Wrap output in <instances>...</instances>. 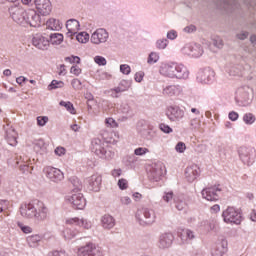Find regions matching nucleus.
I'll return each instance as SVG.
<instances>
[{
	"instance_id": "obj_1",
	"label": "nucleus",
	"mask_w": 256,
	"mask_h": 256,
	"mask_svg": "<svg viewBox=\"0 0 256 256\" xmlns=\"http://www.w3.org/2000/svg\"><path fill=\"white\" fill-rule=\"evenodd\" d=\"M159 73L169 79H189V70L183 64L177 62H162Z\"/></svg>"
},
{
	"instance_id": "obj_2",
	"label": "nucleus",
	"mask_w": 256,
	"mask_h": 256,
	"mask_svg": "<svg viewBox=\"0 0 256 256\" xmlns=\"http://www.w3.org/2000/svg\"><path fill=\"white\" fill-rule=\"evenodd\" d=\"M254 91L249 86L237 88L235 92V101L239 107H249L253 103Z\"/></svg>"
},
{
	"instance_id": "obj_3",
	"label": "nucleus",
	"mask_w": 256,
	"mask_h": 256,
	"mask_svg": "<svg viewBox=\"0 0 256 256\" xmlns=\"http://www.w3.org/2000/svg\"><path fill=\"white\" fill-rule=\"evenodd\" d=\"M65 201L70 203L74 209H85V205H87V201L85 200V196L81 193V184L76 186L68 195L65 196Z\"/></svg>"
},
{
	"instance_id": "obj_4",
	"label": "nucleus",
	"mask_w": 256,
	"mask_h": 256,
	"mask_svg": "<svg viewBox=\"0 0 256 256\" xmlns=\"http://www.w3.org/2000/svg\"><path fill=\"white\" fill-rule=\"evenodd\" d=\"M91 151L95 153L100 159H106L110 161L115 157V152H113L110 148L103 147V142L99 138H94L91 143Z\"/></svg>"
},
{
	"instance_id": "obj_5",
	"label": "nucleus",
	"mask_w": 256,
	"mask_h": 256,
	"mask_svg": "<svg viewBox=\"0 0 256 256\" xmlns=\"http://www.w3.org/2000/svg\"><path fill=\"white\" fill-rule=\"evenodd\" d=\"M139 225L146 226V225H153L155 220L157 219V215L155 214V210L150 208H139L136 211L135 215Z\"/></svg>"
},
{
	"instance_id": "obj_6",
	"label": "nucleus",
	"mask_w": 256,
	"mask_h": 256,
	"mask_svg": "<svg viewBox=\"0 0 256 256\" xmlns=\"http://www.w3.org/2000/svg\"><path fill=\"white\" fill-rule=\"evenodd\" d=\"M180 51L182 55L192 57L193 59H199L204 53L203 46L196 43H187L180 49Z\"/></svg>"
},
{
	"instance_id": "obj_7",
	"label": "nucleus",
	"mask_w": 256,
	"mask_h": 256,
	"mask_svg": "<svg viewBox=\"0 0 256 256\" xmlns=\"http://www.w3.org/2000/svg\"><path fill=\"white\" fill-rule=\"evenodd\" d=\"M222 217H223L224 223H230L232 225H241V221H243L241 212H239V210L233 207H228L222 213Z\"/></svg>"
},
{
	"instance_id": "obj_8",
	"label": "nucleus",
	"mask_w": 256,
	"mask_h": 256,
	"mask_svg": "<svg viewBox=\"0 0 256 256\" xmlns=\"http://www.w3.org/2000/svg\"><path fill=\"white\" fill-rule=\"evenodd\" d=\"M238 155L244 165L251 166L255 163V149L253 148L240 146L238 148Z\"/></svg>"
},
{
	"instance_id": "obj_9",
	"label": "nucleus",
	"mask_w": 256,
	"mask_h": 256,
	"mask_svg": "<svg viewBox=\"0 0 256 256\" xmlns=\"http://www.w3.org/2000/svg\"><path fill=\"white\" fill-rule=\"evenodd\" d=\"M43 173L51 183H61V181L65 179V174L60 169L53 166L44 167Z\"/></svg>"
},
{
	"instance_id": "obj_10",
	"label": "nucleus",
	"mask_w": 256,
	"mask_h": 256,
	"mask_svg": "<svg viewBox=\"0 0 256 256\" xmlns=\"http://www.w3.org/2000/svg\"><path fill=\"white\" fill-rule=\"evenodd\" d=\"M9 13L15 23H18V25H25L27 10L23 9V6L13 5L9 8Z\"/></svg>"
},
{
	"instance_id": "obj_11",
	"label": "nucleus",
	"mask_w": 256,
	"mask_h": 256,
	"mask_svg": "<svg viewBox=\"0 0 256 256\" xmlns=\"http://www.w3.org/2000/svg\"><path fill=\"white\" fill-rule=\"evenodd\" d=\"M77 256H103V251L94 243H87L77 249Z\"/></svg>"
},
{
	"instance_id": "obj_12",
	"label": "nucleus",
	"mask_w": 256,
	"mask_h": 256,
	"mask_svg": "<svg viewBox=\"0 0 256 256\" xmlns=\"http://www.w3.org/2000/svg\"><path fill=\"white\" fill-rule=\"evenodd\" d=\"M49 219V207L45 202L41 200H36V208L34 214V220L38 221L39 223L46 221Z\"/></svg>"
},
{
	"instance_id": "obj_13",
	"label": "nucleus",
	"mask_w": 256,
	"mask_h": 256,
	"mask_svg": "<svg viewBox=\"0 0 256 256\" xmlns=\"http://www.w3.org/2000/svg\"><path fill=\"white\" fill-rule=\"evenodd\" d=\"M109 39V32L104 28H98L94 31L90 37V42L93 45H103V43H107Z\"/></svg>"
},
{
	"instance_id": "obj_14",
	"label": "nucleus",
	"mask_w": 256,
	"mask_h": 256,
	"mask_svg": "<svg viewBox=\"0 0 256 256\" xmlns=\"http://www.w3.org/2000/svg\"><path fill=\"white\" fill-rule=\"evenodd\" d=\"M37 200H33L29 203H23L20 206V215L24 219H35V209Z\"/></svg>"
},
{
	"instance_id": "obj_15",
	"label": "nucleus",
	"mask_w": 256,
	"mask_h": 256,
	"mask_svg": "<svg viewBox=\"0 0 256 256\" xmlns=\"http://www.w3.org/2000/svg\"><path fill=\"white\" fill-rule=\"evenodd\" d=\"M32 45L40 51H47L50 47L49 37L45 34H36L32 39Z\"/></svg>"
},
{
	"instance_id": "obj_16",
	"label": "nucleus",
	"mask_w": 256,
	"mask_h": 256,
	"mask_svg": "<svg viewBox=\"0 0 256 256\" xmlns=\"http://www.w3.org/2000/svg\"><path fill=\"white\" fill-rule=\"evenodd\" d=\"M166 116L169 121L178 123V121H181V119L185 117V111L181 110V108L177 106H169L166 110Z\"/></svg>"
},
{
	"instance_id": "obj_17",
	"label": "nucleus",
	"mask_w": 256,
	"mask_h": 256,
	"mask_svg": "<svg viewBox=\"0 0 256 256\" xmlns=\"http://www.w3.org/2000/svg\"><path fill=\"white\" fill-rule=\"evenodd\" d=\"M213 77H215L213 70L205 68L198 71L196 79L202 85H209L213 81Z\"/></svg>"
},
{
	"instance_id": "obj_18",
	"label": "nucleus",
	"mask_w": 256,
	"mask_h": 256,
	"mask_svg": "<svg viewBox=\"0 0 256 256\" xmlns=\"http://www.w3.org/2000/svg\"><path fill=\"white\" fill-rule=\"evenodd\" d=\"M201 175V168L197 164H191L190 166L186 167L184 176L188 183H193Z\"/></svg>"
},
{
	"instance_id": "obj_19",
	"label": "nucleus",
	"mask_w": 256,
	"mask_h": 256,
	"mask_svg": "<svg viewBox=\"0 0 256 256\" xmlns=\"http://www.w3.org/2000/svg\"><path fill=\"white\" fill-rule=\"evenodd\" d=\"M25 25L30 27H39L41 25V16L33 9L26 10Z\"/></svg>"
},
{
	"instance_id": "obj_20",
	"label": "nucleus",
	"mask_w": 256,
	"mask_h": 256,
	"mask_svg": "<svg viewBox=\"0 0 256 256\" xmlns=\"http://www.w3.org/2000/svg\"><path fill=\"white\" fill-rule=\"evenodd\" d=\"M66 27V36L67 37H74V35H77L79 31L81 30V23H79V20L71 18L66 21L65 23Z\"/></svg>"
},
{
	"instance_id": "obj_21",
	"label": "nucleus",
	"mask_w": 256,
	"mask_h": 256,
	"mask_svg": "<svg viewBox=\"0 0 256 256\" xmlns=\"http://www.w3.org/2000/svg\"><path fill=\"white\" fill-rule=\"evenodd\" d=\"M221 190L217 186L206 187L202 190L201 195L206 201H217Z\"/></svg>"
},
{
	"instance_id": "obj_22",
	"label": "nucleus",
	"mask_w": 256,
	"mask_h": 256,
	"mask_svg": "<svg viewBox=\"0 0 256 256\" xmlns=\"http://www.w3.org/2000/svg\"><path fill=\"white\" fill-rule=\"evenodd\" d=\"M103 182V178L99 174H94L87 179L88 189L89 191H93L94 193H99L101 191V183Z\"/></svg>"
},
{
	"instance_id": "obj_23",
	"label": "nucleus",
	"mask_w": 256,
	"mask_h": 256,
	"mask_svg": "<svg viewBox=\"0 0 256 256\" xmlns=\"http://www.w3.org/2000/svg\"><path fill=\"white\" fill-rule=\"evenodd\" d=\"M163 173H165V166L161 163L152 164L149 177L152 181L158 182L161 177H163Z\"/></svg>"
},
{
	"instance_id": "obj_24",
	"label": "nucleus",
	"mask_w": 256,
	"mask_h": 256,
	"mask_svg": "<svg viewBox=\"0 0 256 256\" xmlns=\"http://www.w3.org/2000/svg\"><path fill=\"white\" fill-rule=\"evenodd\" d=\"M66 225H77L78 227H82V229H91L93 227V222L91 220H87L85 218H68L65 221Z\"/></svg>"
},
{
	"instance_id": "obj_25",
	"label": "nucleus",
	"mask_w": 256,
	"mask_h": 256,
	"mask_svg": "<svg viewBox=\"0 0 256 256\" xmlns=\"http://www.w3.org/2000/svg\"><path fill=\"white\" fill-rule=\"evenodd\" d=\"M174 239L175 236L169 232L161 234L158 239L159 249H169L173 245Z\"/></svg>"
},
{
	"instance_id": "obj_26",
	"label": "nucleus",
	"mask_w": 256,
	"mask_h": 256,
	"mask_svg": "<svg viewBox=\"0 0 256 256\" xmlns=\"http://www.w3.org/2000/svg\"><path fill=\"white\" fill-rule=\"evenodd\" d=\"M35 5L40 15H49L51 13V1L35 0Z\"/></svg>"
},
{
	"instance_id": "obj_27",
	"label": "nucleus",
	"mask_w": 256,
	"mask_h": 256,
	"mask_svg": "<svg viewBox=\"0 0 256 256\" xmlns=\"http://www.w3.org/2000/svg\"><path fill=\"white\" fill-rule=\"evenodd\" d=\"M227 253V240L217 242L211 250L212 256H223Z\"/></svg>"
},
{
	"instance_id": "obj_28",
	"label": "nucleus",
	"mask_w": 256,
	"mask_h": 256,
	"mask_svg": "<svg viewBox=\"0 0 256 256\" xmlns=\"http://www.w3.org/2000/svg\"><path fill=\"white\" fill-rule=\"evenodd\" d=\"M28 247L35 249L41 245V241H43V235L41 234H33L26 238Z\"/></svg>"
},
{
	"instance_id": "obj_29",
	"label": "nucleus",
	"mask_w": 256,
	"mask_h": 256,
	"mask_svg": "<svg viewBox=\"0 0 256 256\" xmlns=\"http://www.w3.org/2000/svg\"><path fill=\"white\" fill-rule=\"evenodd\" d=\"M181 91H183L181 86L169 85L163 89V95H167L168 97H175L176 95H181Z\"/></svg>"
},
{
	"instance_id": "obj_30",
	"label": "nucleus",
	"mask_w": 256,
	"mask_h": 256,
	"mask_svg": "<svg viewBox=\"0 0 256 256\" xmlns=\"http://www.w3.org/2000/svg\"><path fill=\"white\" fill-rule=\"evenodd\" d=\"M17 137H18V134H17V131H15V129L8 128L6 130V135H5L6 141L12 147H15V145H17Z\"/></svg>"
},
{
	"instance_id": "obj_31",
	"label": "nucleus",
	"mask_w": 256,
	"mask_h": 256,
	"mask_svg": "<svg viewBox=\"0 0 256 256\" xmlns=\"http://www.w3.org/2000/svg\"><path fill=\"white\" fill-rule=\"evenodd\" d=\"M77 235H79V230L77 228H65L62 231V237L65 241H73Z\"/></svg>"
},
{
	"instance_id": "obj_32",
	"label": "nucleus",
	"mask_w": 256,
	"mask_h": 256,
	"mask_svg": "<svg viewBox=\"0 0 256 256\" xmlns=\"http://www.w3.org/2000/svg\"><path fill=\"white\" fill-rule=\"evenodd\" d=\"M47 29H51V31H61L63 29V23L55 18H50L46 22Z\"/></svg>"
},
{
	"instance_id": "obj_33",
	"label": "nucleus",
	"mask_w": 256,
	"mask_h": 256,
	"mask_svg": "<svg viewBox=\"0 0 256 256\" xmlns=\"http://www.w3.org/2000/svg\"><path fill=\"white\" fill-rule=\"evenodd\" d=\"M101 223L103 229H113V227H115V218L109 214H106L101 218Z\"/></svg>"
},
{
	"instance_id": "obj_34",
	"label": "nucleus",
	"mask_w": 256,
	"mask_h": 256,
	"mask_svg": "<svg viewBox=\"0 0 256 256\" xmlns=\"http://www.w3.org/2000/svg\"><path fill=\"white\" fill-rule=\"evenodd\" d=\"M180 239L183 243H189V241H193L195 239V232L189 229H185L180 234Z\"/></svg>"
},
{
	"instance_id": "obj_35",
	"label": "nucleus",
	"mask_w": 256,
	"mask_h": 256,
	"mask_svg": "<svg viewBox=\"0 0 256 256\" xmlns=\"http://www.w3.org/2000/svg\"><path fill=\"white\" fill-rule=\"evenodd\" d=\"M199 227L204 231H213L215 229V220H203L200 222Z\"/></svg>"
},
{
	"instance_id": "obj_36",
	"label": "nucleus",
	"mask_w": 256,
	"mask_h": 256,
	"mask_svg": "<svg viewBox=\"0 0 256 256\" xmlns=\"http://www.w3.org/2000/svg\"><path fill=\"white\" fill-rule=\"evenodd\" d=\"M49 41L52 45H61L63 43V34L61 33L51 34Z\"/></svg>"
},
{
	"instance_id": "obj_37",
	"label": "nucleus",
	"mask_w": 256,
	"mask_h": 256,
	"mask_svg": "<svg viewBox=\"0 0 256 256\" xmlns=\"http://www.w3.org/2000/svg\"><path fill=\"white\" fill-rule=\"evenodd\" d=\"M59 105L61 107H64L66 111H68V113H71V115H75V113H77L75 111V107L73 106V103H71L70 101H60Z\"/></svg>"
},
{
	"instance_id": "obj_38",
	"label": "nucleus",
	"mask_w": 256,
	"mask_h": 256,
	"mask_svg": "<svg viewBox=\"0 0 256 256\" xmlns=\"http://www.w3.org/2000/svg\"><path fill=\"white\" fill-rule=\"evenodd\" d=\"M255 121H256L255 114L248 112L243 115V122L246 125H253V123H255Z\"/></svg>"
},
{
	"instance_id": "obj_39",
	"label": "nucleus",
	"mask_w": 256,
	"mask_h": 256,
	"mask_svg": "<svg viewBox=\"0 0 256 256\" xmlns=\"http://www.w3.org/2000/svg\"><path fill=\"white\" fill-rule=\"evenodd\" d=\"M91 37L89 36V33L87 32H80L76 35V40L78 43H89V39Z\"/></svg>"
},
{
	"instance_id": "obj_40",
	"label": "nucleus",
	"mask_w": 256,
	"mask_h": 256,
	"mask_svg": "<svg viewBox=\"0 0 256 256\" xmlns=\"http://www.w3.org/2000/svg\"><path fill=\"white\" fill-rule=\"evenodd\" d=\"M63 87H65V83H63V81L52 80V82L48 86V90L53 91V89H61Z\"/></svg>"
},
{
	"instance_id": "obj_41",
	"label": "nucleus",
	"mask_w": 256,
	"mask_h": 256,
	"mask_svg": "<svg viewBox=\"0 0 256 256\" xmlns=\"http://www.w3.org/2000/svg\"><path fill=\"white\" fill-rule=\"evenodd\" d=\"M130 88H131V81H129V80H122V81L118 84V89H119L122 93H125V91H129Z\"/></svg>"
},
{
	"instance_id": "obj_42",
	"label": "nucleus",
	"mask_w": 256,
	"mask_h": 256,
	"mask_svg": "<svg viewBox=\"0 0 256 256\" xmlns=\"http://www.w3.org/2000/svg\"><path fill=\"white\" fill-rule=\"evenodd\" d=\"M17 227H19L20 231H22V233H25V235H29V233H33V228H31V226L25 225L21 222L17 223Z\"/></svg>"
},
{
	"instance_id": "obj_43",
	"label": "nucleus",
	"mask_w": 256,
	"mask_h": 256,
	"mask_svg": "<svg viewBox=\"0 0 256 256\" xmlns=\"http://www.w3.org/2000/svg\"><path fill=\"white\" fill-rule=\"evenodd\" d=\"M157 61H159V53L151 52L148 56L147 63L149 65H154V63H157Z\"/></svg>"
},
{
	"instance_id": "obj_44",
	"label": "nucleus",
	"mask_w": 256,
	"mask_h": 256,
	"mask_svg": "<svg viewBox=\"0 0 256 256\" xmlns=\"http://www.w3.org/2000/svg\"><path fill=\"white\" fill-rule=\"evenodd\" d=\"M38 127H45L49 123V117L47 116H38L36 118Z\"/></svg>"
},
{
	"instance_id": "obj_45",
	"label": "nucleus",
	"mask_w": 256,
	"mask_h": 256,
	"mask_svg": "<svg viewBox=\"0 0 256 256\" xmlns=\"http://www.w3.org/2000/svg\"><path fill=\"white\" fill-rule=\"evenodd\" d=\"M167 45H169V40L165 38L156 41L157 49H167Z\"/></svg>"
},
{
	"instance_id": "obj_46",
	"label": "nucleus",
	"mask_w": 256,
	"mask_h": 256,
	"mask_svg": "<svg viewBox=\"0 0 256 256\" xmlns=\"http://www.w3.org/2000/svg\"><path fill=\"white\" fill-rule=\"evenodd\" d=\"M147 153H149V150L148 148H145V147H138L134 150V155H137L138 157L147 155Z\"/></svg>"
},
{
	"instance_id": "obj_47",
	"label": "nucleus",
	"mask_w": 256,
	"mask_h": 256,
	"mask_svg": "<svg viewBox=\"0 0 256 256\" xmlns=\"http://www.w3.org/2000/svg\"><path fill=\"white\" fill-rule=\"evenodd\" d=\"M108 93H109L110 97H113V99H117V98H119V93H123V92L117 86L115 88L108 90Z\"/></svg>"
},
{
	"instance_id": "obj_48",
	"label": "nucleus",
	"mask_w": 256,
	"mask_h": 256,
	"mask_svg": "<svg viewBox=\"0 0 256 256\" xmlns=\"http://www.w3.org/2000/svg\"><path fill=\"white\" fill-rule=\"evenodd\" d=\"M118 187L121 189V191H125V189H128L129 182L125 178H121L118 180Z\"/></svg>"
},
{
	"instance_id": "obj_49",
	"label": "nucleus",
	"mask_w": 256,
	"mask_h": 256,
	"mask_svg": "<svg viewBox=\"0 0 256 256\" xmlns=\"http://www.w3.org/2000/svg\"><path fill=\"white\" fill-rule=\"evenodd\" d=\"M187 149V145H185V142H178L175 146L176 153H185Z\"/></svg>"
},
{
	"instance_id": "obj_50",
	"label": "nucleus",
	"mask_w": 256,
	"mask_h": 256,
	"mask_svg": "<svg viewBox=\"0 0 256 256\" xmlns=\"http://www.w3.org/2000/svg\"><path fill=\"white\" fill-rule=\"evenodd\" d=\"M35 151H43L45 149V141L43 140H37L34 144Z\"/></svg>"
},
{
	"instance_id": "obj_51",
	"label": "nucleus",
	"mask_w": 256,
	"mask_h": 256,
	"mask_svg": "<svg viewBox=\"0 0 256 256\" xmlns=\"http://www.w3.org/2000/svg\"><path fill=\"white\" fill-rule=\"evenodd\" d=\"M94 62L96 63V65H99V66L107 65V59H105V57L103 56H95Z\"/></svg>"
},
{
	"instance_id": "obj_52",
	"label": "nucleus",
	"mask_w": 256,
	"mask_h": 256,
	"mask_svg": "<svg viewBox=\"0 0 256 256\" xmlns=\"http://www.w3.org/2000/svg\"><path fill=\"white\" fill-rule=\"evenodd\" d=\"M159 129H160V131H162V133H166V134H169L173 131V128H171L169 125H167L165 123H161L159 125Z\"/></svg>"
},
{
	"instance_id": "obj_53",
	"label": "nucleus",
	"mask_w": 256,
	"mask_h": 256,
	"mask_svg": "<svg viewBox=\"0 0 256 256\" xmlns=\"http://www.w3.org/2000/svg\"><path fill=\"white\" fill-rule=\"evenodd\" d=\"M120 71L123 73V75H129V73H131V66L122 64L120 65Z\"/></svg>"
},
{
	"instance_id": "obj_54",
	"label": "nucleus",
	"mask_w": 256,
	"mask_h": 256,
	"mask_svg": "<svg viewBox=\"0 0 256 256\" xmlns=\"http://www.w3.org/2000/svg\"><path fill=\"white\" fill-rule=\"evenodd\" d=\"M162 199L165 203H171L173 201V192H165Z\"/></svg>"
},
{
	"instance_id": "obj_55",
	"label": "nucleus",
	"mask_w": 256,
	"mask_h": 256,
	"mask_svg": "<svg viewBox=\"0 0 256 256\" xmlns=\"http://www.w3.org/2000/svg\"><path fill=\"white\" fill-rule=\"evenodd\" d=\"M65 61L67 63H77L79 65V63H81V58H79L78 56H70L66 57Z\"/></svg>"
},
{
	"instance_id": "obj_56",
	"label": "nucleus",
	"mask_w": 256,
	"mask_h": 256,
	"mask_svg": "<svg viewBox=\"0 0 256 256\" xmlns=\"http://www.w3.org/2000/svg\"><path fill=\"white\" fill-rule=\"evenodd\" d=\"M71 86L73 87V89H75L76 91H79V89H81V80L75 78L71 81Z\"/></svg>"
},
{
	"instance_id": "obj_57",
	"label": "nucleus",
	"mask_w": 256,
	"mask_h": 256,
	"mask_svg": "<svg viewBox=\"0 0 256 256\" xmlns=\"http://www.w3.org/2000/svg\"><path fill=\"white\" fill-rule=\"evenodd\" d=\"M81 68L79 66H72L70 68V73L72 75H76V77H79V75H81Z\"/></svg>"
},
{
	"instance_id": "obj_58",
	"label": "nucleus",
	"mask_w": 256,
	"mask_h": 256,
	"mask_svg": "<svg viewBox=\"0 0 256 256\" xmlns=\"http://www.w3.org/2000/svg\"><path fill=\"white\" fill-rule=\"evenodd\" d=\"M184 33H195V31H197V27H195V25L191 24V25H188L186 26L184 29H183Z\"/></svg>"
},
{
	"instance_id": "obj_59",
	"label": "nucleus",
	"mask_w": 256,
	"mask_h": 256,
	"mask_svg": "<svg viewBox=\"0 0 256 256\" xmlns=\"http://www.w3.org/2000/svg\"><path fill=\"white\" fill-rule=\"evenodd\" d=\"M105 124L107 125V127H117V122L113 118H106Z\"/></svg>"
},
{
	"instance_id": "obj_60",
	"label": "nucleus",
	"mask_w": 256,
	"mask_h": 256,
	"mask_svg": "<svg viewBox=\"0 0 256 256\" xmlns=\"http://www.w3.org/2000/svg\"><path fill=\"white\" fill-rule=\"evenodd\" d=\"M54 153H55V155H58V157H63V155H65V153H66V150L64 147H57L54 150Z\"/></svg>"
},
{
	"instance_id": "obj_61",
	"label": "nucleus",
	"mask_w": 256,
	"mask_h": 256,
	"mask_svg": "<svg viewBox=\"0 0 256 256\" xmlns=\"http://www.w3.org/2000/svg\"><path fill=\"white\" fill-rule=\"evenodd\" d=\"M143 77H145L144 72H137L134 76L135 82L136 83H141V81H143Z\"/></svg>"
},
{
	"instance_id": "obj_62",
	"label": "nucleus",
	"mask_w": 256,
	"mask_h": 256,
	"mask_svg": "<svg viewBox=\"0 0 256 256\" xmlns=\"http://www.w3.org/2000/svg\"><path fill=\"white\" fill-rule=\"evenodd\" d=\"M48 256H69V254L62 250V251H52L48 254Z\"/></svg>"
},
{
	"instance_id": "obj_63",
	"label": "nucleus",
	"mask_w": 256,
	"mask_h": 256,
	"mask_svg": "<svg viewBox=\"0 0 256 256\" xmlns=\"http://www.w3.org/2000/svg\"><path fill=\"white\" fill-rule=\"evenodd\" d=\"M167 39H170L171 41L177 39V31H175V30H170V31L167 33Z\"/></svg>"
},
{
	"instance_id": "obj_64",
	"label": "nucleus",
	"mask_w": 256,
	"mask_h": 256,
	"mask_svg": "<svg viewBox=\"0 0 256 256\" xmlns=\"http://www.w3.org/2000/svg\"><path fill=\"white\" fill-rule=\"evenodd\" d=\"M122 174H123V170L121 168H116V169L111 171V175L114 178H117V177H119Z\"/></svg>"
}]
</instances>
